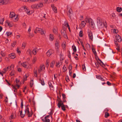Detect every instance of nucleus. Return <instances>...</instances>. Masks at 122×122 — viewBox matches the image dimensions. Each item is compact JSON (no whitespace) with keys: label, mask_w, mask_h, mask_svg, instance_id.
<instances>
[{"label":"nucleus","mask_w":122,"mask_h":122,"mask_svg":"<svg viewBox=\"0 0 122 122\" xmlns=\"http://www.w3.org/2000/svg\"><path fill=\"white\" fill-rule=\"evenodd\" d=\"M43 6V4L41 2L39 4L33 5L31 6L32 8H36L37 9L40 8Z\"/></svg>","instance_id":"obj_1"},{"label":"nucleus","mask_w":122,"mask_h":122,"mask_svg":"<svg viewBox=\"0 0 122 122\" xmlns=\"http://www.w3.org/2000/svg\"><path fill=\"white\" fill-rule=\"evenodd\" d=\"M65 28H64V29H63L62 30H61V35H62V36L65 38H67V34L66 32V31L65 30Z\"/></svg>","instance_id":"obj_2"},{"label":"nucleus","mask_w":122,"mask_h":122,"mask_svg":"<svg viewBox=\"0 0 122 122\" xmlns=\"http://www.w3.org/2000/svg\"><path fill=\"white\" fill-rule=\"evenodd\" d=\"M35 33H36L37 32L40 33L41 35L44 34V31L41 29L37 27L34 31Z\"/></svg>","instance_id":"obj_3"},{"label":"nucleus","mask_w":122,"mask_h":122,"mask_svg":"<svg viewBox=\"0 0 122 122\" xmlns=\"http://www.w3.org/2000/svg\"><path fill=\"white\" fill-rule=\"evenodd\" d=\"M88 34L89 38L90 39L91 41H92L93 40V38L92 32L91 31H89L88 32Z\"/></svg>","instance_id":"obj_4"},{"label":"nucleus","mask_w":122,"mask_h":122,"mask_svg":"<svg viewBox=\"0 0 122 122\" xmlns=\"http://www.w3.org/2000/svg\"><path fill=\"white\" fill-rule=\"evenodd\" d=\"M45 66L44 65H40V67H39L38 69V72L39 73L41 72V71L43 70V69H45Z\"/></svg>","instance_id":"obj_5"},{"label":"nucleus","mask_w":122,"mask_h":122,"mask_svg":"<svg viewBox=\"0 0 122 122\" xmlns=\"http://www.w3.org/2000/svg\"><path fill=\"white\" fill-rule=\"evenodd\" d=\"M72 13L73 11L72 9L71 8H70L67 14L69 18H71V16L72 15Z\"/></svg>","instance_id":"obj_6"},{"label":"nucleus","mask_w":122,"mask_h":122,"mask_svg":"<svg viewBox=\"0 0 122 122\" xmlns=\"http://www.w3.org/2000/svg\"><path fill=\"white\" fill-rule=\"evenodd\" d=\"M51 6L54 12L55 13H57V9L56 7L54 6V4H52L51 5Z\"/></svg>","instance_id":"obj_7"},{"label":"nucleus","mask_w":122,"mask_h":122,"mask_svg":"<svg viewBox=\"0 0 122 122\" xmlns=\"http://www.w3.org/2000/svg\"><path fill=\"white\" fill-rule=\"evenodd\" d=\"M97 25L99 28H102L104 26L106 27L104 24L102 22H100V23L97 24Z\"/></svg>","instance_id":"obj_8"},{"label":"nucleus","mask_w":122,"mask_h":122,"mask_svg":"<svg viewBox=\"0 0 122 122\" xmlns=\"http://www.w3.org/2000/svg\"><path fill=\"white\" fill-rule=\"evenodd\" d=\"M53 51L51 50H49L46 53V55L48 57L50 56L53 53Z\"/></svg>","instance_id":"obj_9"},{"label":"nucleus","mask_w":122,"mask_h":122,"mask_svg":"<svg viewBox=\"0 0 122 122\" xmlns=\"http://www.w3.org/2000/svg\"><path fill=\"white\" fill-rule=\"evenodd\" d=\"M9 58L13 59L16 57V56L15 53H13L9 54Z\"/></svg>","instance_id":"obj_10"},{"label":"nucleus","mask_w":122,"mask_h":122,"mask_svg":"<svg viewBox=\"0 0 122 122\" xmlns=\"http://www.w3.org/2000/svg\"><path fill=\"white\" fill-rule=\"evenodd\" d=\"M16 16V15H15V13L13 12H11L10 14V17L11 18V19H13L14 18L15 16Z\"/></svg>","instance_id":"obj_11"},{"label":"nucleus","mask_w":122,"mask_h":122,"mask_svg":"<svg viewBox=\"0 0 122 122\" xmlns=\"http://www.w3.org/2000/svg\"><path fill=\"white\" fill-rule=\"evenodd\" d=\"M116 39L119 42H120L122 41V39L121 36L119 35L116 36Z\"/></svg>","instance_id":"obj_12"},{"label":"nucleus","mask_w":122,"mask_h":122,"mask_svg":"<svg viewBox=\"0 0 122 122\" xmlns=\"http://www.w3.org/2000/svg\"><path fill=\"white\" fill-rule=\"evenodd\" d=\"M90 23L91 25V27L92 28H94L95 27V24L93 22V21L91 19Z\"/></svg>","instance_id":"obj_13"},{"label":"nucleus","mask_w":122,"mask_h":122,"mask_svg":"<svg viewBox=\"0 0 122 122\" xmlns=\"http://www.w3.org/2000/svg\"><path fill=\"white\" fill-rule=\"evenodd\" d=\"M6 23L7 24L9 27H12L13 25L12 24H11L9 22L8 20H6Z\"/></svg>","instance_id":"obj_14"},{"label":"nucleus","mask_w":122,"mask_h":122,"mask_svg":"<svg viewBox=\"0 0 122 122\" xmlns=\"http://www.w3.org/2000/svg\"><path fill=\"white\" fill-rule=\"evenodd\" d=\"M98 58V60L100 61V62L99 63V64L100 65L102 66L103 67H104L105 66V65L103 64V63L99 59L98 57L97 56Z\"/></svg>","instance_id":"obj_15"},{"label":"nucleus","mask_w":122,"mask_h":122,"mask_svg":"<svg viewBox=\"0 0 122 122\" xmlns=\"http://www.w3.org/2000/svg\"><path fill=\"white\" fill-rule=\"evenodd\" d=\"M26 7V6H24L22 7V8H23L24 9H25L26 12L28 14H29V13H30V11L28 10L27 8H26V9H25Z\"/></svg>","instance_id":"obj_16"},{"label":"nucleus","mask_w":122,"mask_h":122,"mask_svg":"<svg viewBox=\"0 0 122 122\" xmlns=\"http://www.w3.org/2000/svg\"><path fill=\"white\" fill-rule=\"evenodd\" d=\"M97 24L102 22L101 18L99 17H98L97 19Z\"/></svg>","instance_id":"obj_17"},{"label":"nucleus","mask_w":122,"mask_h":122,"mask_svg":"<svg viewBox=\"0 0 122 122\" xmlns=\"http://www.w3.org/2000/svg\"><path fill=\"white\" fill-rule=\"evenodd\" d=\"M55 61H53L50 64V66L51 67L53 68L55 64Z\"/></svg>","instance_id":"obj_18"},{"label":"nucleus","mask_w":122,"mask_h":122,"mask_svg":"<svg viewBox=\"0 0 122 122\" xmlns=\"http://www.w3.org/2000/svg\"><path fill=\"white\" fill-rule=\"evenodd\" d=\"M26 113L27 115H28V117H31L32 116V114H33L32 112L31 113H30L29 111L27 112H26Z\"/></svg>","instance_id":"obj_19"},{"label":"nucleus","mask_w":122,"mask_h":122,"mask_svg":"<svg viewBox=\"0 0 122 122\" xmlns=\"http://www.w3.org/2000/svg\"><path fill=\"white\" fill-rule=\"evenodd\" d=\"M37 48H34L32 51V53L34 55H35L37 52Z\"/></svg>","instance_id":"obj_20"},{"label":"nucleus","mask_w":122,"mask_h":122,"mask_svg":"<svg viewBox=\"0 0 122 122\" xmlns=\"http://www.w3.org/2000/svg\"><path fill=\"white\" fill-rule=\"evenodd\" d=\"M91 19H88L87 17L85 19V20L86 23H88L90 24V21Z\"/></svg>","instance_id":"obj_21"},{"label":"nucleus","mask_w":122,"mask_h":122,"mask_svg":"<svg viewBox=\"0 0 122 122\" xmlns=\"http://www.w3.org/2000/svg\"><path fill=\"white\" fill-rule=\"evenodd\" d=\"M86 23H85L84 21H83L81 22V27H84Z\"/></svg>","instance_id":"obj_22"},{"label":"nucleus","mask_w":122,"mask_h":122,"mask_svg":"<svg viewBox=\"0 0 122 122\" xmlns=\"http://www.w3.org/2000/svg\"><path fill=\"white\" fill-rule=\"evenodd\" d=\"M48 85L49 87L50 88V89H51L53 90L54 88L53 87V86L52 85V84L51 83V82H49L48 83Z\"/></svg>","instance_id":"obj_23"},{"label":"nucleus","mask_w":122,"mask_h":122,"mask_svg":"<svg viewBox=\"0 0 122 122\" xmlns=\"http://www.w3.org/2000/svg\"><path fill=\"white\" fill-rule=\"evenodd\" d=\"M92 50L95 56H96L97 53L95 51V49L93 48L92 47Z\"/></svg>","instance_id":"obj_24"},{"label":"nucleus","mask_w":122,"mask_h":122,"mask_svg":"<svg viewBox=\"0 0 122 122\" xmlns=\"http://www.w3.org/2000/svg\"><path fill=\"white\" fill-rule=\"evenodd\" d=\"M12 86H13V88L15 89V90L17 89L16 88V86L18 88H19L20 87V85L18 84H16L15 86H14L12 85Z\"/></svg>","instance_id":"obj_25"},{"label":"nucleus","mask_w":122,"mask_h":122,"mask_svg":"<svg viewBox=\"0 0 122 122\" xmlns=\"http://www.w3.org/2000/svg\"><path fill=\"white\" fill-rule=\"evenodd\" d=\"M64 106L65 105H64L63 103L62 102L60 103H58V106L59 108H60V107L61 106Z\"/></svg>","instance_id":"obj_26"},{"label":"nucleus","mask_w":122,"mask_h":122,"mask_svg":"<svg viewBox=\"0 0 122 122\" xmlns=\"http://www.w3.org/2000/svg\"><path fill=\"white\" fill-rule=\"evenodd\" d=\"M53 31L54 33L56 34L57 33V30L56 28H53Z\"/></svg>","instance_id":"obj_27"},{"label":"nucleus","mask_w":122,"mask_h":122,"mask_svg":"<svg viewBox=\"0 0 122 122\" xmlns=\"http://www.w3.org/2000/svg\"><path fill=\"white\" fill-rule=\"evenodd\" d=\"M13 20H14L15 21H16L18 20V16L16 15V16H15L14 18H13V19H12Z\"/></svg>","instance_id":"obj_28"},{"label":"nucleus","mask_w":122,"mask_h":122,"mask_svg":"<svg viewBox=\"0 0 122 122\" xmlns=\"http://www.w3.org/2000/svg\"><path fill=\"white\" fill-rule=\"evenodd\" d=\"M9 68V67H7L6 69L4 68L2 72L3 73H5L7 70H8V69Z\"/></svg>","instance_id":"obj_29"},{"label":"nucleus","mask_w":122,"mask_h":122,"mask_svg":"<svg viewBox=\"0 0 122 122\" xmlns=\"http://www.w3.org/2000/svg\"><path fill=\"white\" fill-rule=\"evenodd\" d=\"M54 37L53 36V35L51 34L50 35L49 39L51 41H52Z\"/></svg>","instance_id":"obj_30"},{"label":"nucleus","mask_w":122,"mask_h":122,"mask_svg":"<svg viewBox=\"0 0 122 122\" xmlns=\"http://www.w3.org/2000/svg\"><path fill=\"white\" fill-rule=\"evenodd\" d=\"M116 9L117 11L118 12H120L122 10V8L121 7H118Z\"/></svg>","instance_id":"obj_31"},{"label":"nucleus","mask_w":122,"mask_h":122,"mask_svg":"<svg viewBox=\"0 0 122 122\" xmlns=\"http://www.w3.org/2000/svg\"><path fill=\"white\" fill-rule=\"evenodd\" d=\"M37 60V58L36 57H34L33 58L32 62L33 64H34Z\"/></svg>","instance_id":"obj_32"},{"label":"nucleus","mask_w":122,"mask_h":122,"mask_svg":"<svg viewBox=\"0 0 122 122\" xmlns=\"http://www.w3.org/2000/svg\"><path fill=\"white\" fill-rule=\"evenodd\" d=\"M16 44V41H14L13 43H12L11 44V46L12 47H14L15 45Z\"/></svg>","instance_id":"obj_33"},{"label":"nucleus","mask_w":122,"mask_h":122,"mask_svg":"<svg viewBox=\"0 0 122 122\" xmlns=\"http://www.w3.org/2000/svg\"><path fill=\"white\" fill-rule=\"evenodd\" d=\"M5 4H8L10 3V1L8 0H4Z\"/></svg>","instance_id":"obj_34"},{"label":"nucleus","mask_w":122,"mask_h":122,"mask_svg":"<svg viewBox=\"0 0 122 122\" xmlns=\"http://www.w3.org/2000/svg\"><path fill=\"white\" fill-rule=\"evenodd\" d=\"M20 116L22 118H23L24 117L25 114V113L24 114H23L22 113V111H20Z\"/></svg>","instance_id":"obj_35"},{"label":"nucleus","mask_w":122,"mask_h":122,"mask_svg":"<svg viewBox=\"0 0 122 122\" xmlns=\"http://www.w3.org/2000/svg\"><path fill=\"white\" fill-rule=\"evenodd\" d=\"M22 65V66L24 67L25 68L26 67V62H23Z\"/></svg>","instance_id":"obj_36"},{"label":"nucleus","mask_w":122,"mask_h":122,"mask_svg":"<svg viewBox=\"0 0 122 122\" xmlns=\"http://www.w3.org/2000/svg\"><path fill=\"white\" fill-rule=\"evenodd\" d=\"M27 52L28 54L31 55V51L30 49H28L27 50Z\"/></svg>","instance_id":"obj_37"},{"label":"nucleus","mask_w":122,"mask_h":122,"mask_svg":"<svg viewBox=\"0 0 122 122\" xmlns=\"http://www.w3.org/2000/svg\"><path fill=\"white\" fill-rule=\"evenodd\" d=\"M46 67H47V68H48L49 65V62L47 60L46 61Z\"/></svg>","instance_id":"obj_38"},{"label":"nucleus","mask_w":122,"mask_h":122,"mask_svg":"<svg viewBox=\"0 0 122 122\" xmlns=\"http://www.w3.org/2000/svg\"><path fill=\"white\" fill-rule=\"evenodd\" d=\"M42 79L43 81L42 80H40V82L41 83V84L42 85H45V83L43 80V79Z\"/></svg>","instance_id":"obj_39"},{"label":"nucleus","mask_w":122,"mask_h":122,"mask_svg":"<svg viewBox=\"0 0 122 122\" xmlns=\"http://www.w3.org/2000/svg\"><path fill=\"white\" fill-rule=\"evenodd\" d=\"M109 116V114L108 113L106 112L105 113V117H108Z\"/></svg>","instance_id":"obj_40"},{"label":"nucleus","mask_w":122,"mask_h":122,"mask_svg":"<svg viewBox=\"0 0 122 122\" xmlns=\"http://www.w3.org/2000/svg\"><path fill=\"white\" fill-rule=\"evenodd\" d=\"M83 31H82L81 30L79 33V36L80 37H82V36Z\"/></svg>","instance_id":"obj_41"},{"label":"nucleus","mask_w":122,"mask_h":122,"mask_svg":"<svg viewBox=\"0 0 122 122\" xmlns=\"http://www.w3.org/2000/svg\"><path fill=\"white\" fill-rule=\"evenodd\" d=\"M72 47L74 51L75 52H76V46H72Z\"/></svg>","instance_id":"obj_42"},{"label":"nucleus","mask_w":122,"mask_h":122,"mask_svg":"<svg viewBox=\"0 0 122 122\" xmlns=\"http://www.w3.org/2000/svg\"><path fill=\"white\" fill-rule=\"evenodd\" d=\"M33 80H31L30 81V85L31 87H32L33 85Z\"/></svg>","instance_id":"obj_43"},{"label":"nucleus","mask_w":122,"mask_h":122,"mask_svg":"<svg viewBox=\"0 0 122 122\" xmlns=\"http://www.w3.org/2000/svg\"><path fill=\"white\" fill-rule=\"evenodd\" d=\"M80 42H81V45H82L83 49L84 51H86V49L85 47H84L83 45V43L82 41H80Z\"/></svg>","instance_id":"obj_44"},{"label":"nucleus","mask_w":122,"mask_h":122,"mask_svg":"<svg viewBox=\"0 0 122 122\" xmlns=\"http://www.w3.org/2000/svg\"><path fill=\"white\" fill-rule=\"evenodd\" d=\"M6 34L7 36H9L12 34V33L9 32H7Z\"/></svg>","instance_id":"obj_45"},{"label":"nucleus","mask_w":122,"mask_h":122,"mask_svg":"<svg viewBox=\"0 0 122 122\" xmlns=\"http://www.w3.org/2000/svg\"><path fill=\"white\" fill-rule=\"evenodd\" d=\"M28 77L26 75H25L24 77L23 81H25L27 80V78Z\"/></svg>","instance_id":"obj_46"},{"label":"nucleus","mask_w":122,"mask_h":122,"mask_svg":"<svg viewBox=\"0 0 122 122\" xmlns=\"http://www.w3.org/2000/svg\"><path fill=\"white\" fill-rule=\"evenodd\" d=\"M63 72H65L66 71L67 69H66V67L65 65H64L63 67Z\"/></svg>","instance_id":"obj_47"},{"label":"nucleus","mask_w":122,"mask_h":122,"mask_svg":"<svg viewBox=\"0 0 122 122\" xmlns=\"http://www.w3.org/2000/svg\"><path fill=\"white\" fill-rule=\"evenodd\" d=\"M0 54L3 57H4L5 56V53L3 52L2 51L1 52Z\"/></svg>","instance_id":"obj_48"},{"label":"nucleus","mask_w":122,"mask_h":122,"mask_svg":"<svg viewBox=\"0 0 122 122\" xmlns=\"http://www.w3.org/2000/svg\"><path fill=\"white\" fill-rule=\"evenodd\" d=\"M50 3H54L57 0H49Z\"/></svg>","instance_id":"obj_49"},{"label":"nucleus","mask_w":122,"mask_h":122,"mask_svg":"<svg viewBox=\"0 0 122 122\" xmlns=\"http://www.w3.org/2000/svg\"><path fill=\"white\" fill-rule=\"evenodd\" d=\"M82 69L83 70H84V71H86V69L85 64H84L83 65H82Z\"/></svg>","instance_id":"obj_50"},{"label":"nucleus","mask_w":122,"mask_h":122,"mask_svg":"<svg viewBox=\"0 0 122 122\" xmlns=\"http://www.w3.org/2000/svg\"><path fill=\"white\" fill-rule=\"evenodd\" d=\"M72 66L71 65H69L68 67V69L69 71H71V70L72 69Z\"/></svg>","instance_id":"obj_51"},{"label":"nucleus","mask_w":122,"mask_h":122,"mask_svg":"<svg viewBox=\"0 0 122 122\" xmlns=\"http://www.w3.org/2000/svg\"><path fill=\"white\" fill-rule=\"evenodd\" d=\"M4 0H0V5H4Z\"/></svg>","instance_id":"obj_52"},{"label":"nucleus","mask_w":122,"mask_h":122,"mask_svg":"<svg viewBox=\"0 0 122 122\" xmlns=\"http://www.w3.org/2000/svg\"><path fill=\"white\" fill-rule=\"evenodd\" d=\"M65 25L66 27H69V25L68 23L67 22L65 21Z\"/></svg>","instance_id":"obj_53"},{"label":"nucleus","mask_w":122,"mask_h":122,"mask_svg":"<svg viewBox=\"0 0 122 122\" xmlns=\"http://www.w3.org/2000/svg\"><path fill=\"white\" fill-rule=\"evenodd\" d=\"M55 46L57 47V48H58L59 47V44L57 42H56L55 43Z\"/></svg>","instance_id":"obj_54"},{"label":"nucleus","mask_w":122,"mask_h":122,"mask_svg":"<svg viewBox=\"0 0 122 122\" xmlns=\"http://www.w3.org/2000/svg\"><path fill=\"white\" fill-rule=\"evenodd\" d=\"M4 20V19L3 18L2 20H0V24H3V22Z\"/></svg>","instance_id":"obj_55"},{"label":"nucleus","mask_w":122,"mask_h":122,"mask_svg":"<svg viewBox=\"0 0 122 122\" xmlns=\"http://www.w3.org/2000/svg\"><path fill=\"white\" fill-rule=\"evenodd\" d=\"M28 105H27L26 106L27 109L25 110V113L29 111V108L27 107Z\"/></svg>","instance_id":"obj_56"},{"label":"nucleus","mask_w":122,"mask_h":122,"mask_svg":"<svg viewBox=\"0 0 122 122\" xmlns=\"http://www.w3.org/2000/svg\"><path fill=\"white\" fill-rule=\"evenodd\" d=\"M61 109L64 111H65L66 110V108L65 106H61Z\"/></svg>","instance_id":"obj_57"},{"label":"nucleus","mask_w":122,"mask_h":122,"mask_svg":"<svg viewBox=\"0 0 122 122\" xmlns=\"http://www.w3.org/2000/svg\"><path fill=\"white\" fill-rule=\"evenodd\" d=\"M60 62H57L56 63V66L57 67H59L60 66V65H59Z\"/></svg>","instance_id":"obj_58"},{"label":"nucleus","mask_w":122,"mask_h":122,"mask_svg":"<svg viewBox=\"0 0 122 122\" xmlns=\"http://www.w3.org/2000/svg\"><path fill=\"white\" fill-rule=\"evenodd\" d=\"M25 43H23L22 45V47L23 49H24L25 47Z\"/></svg>","instance_id":"obj_59"},{"label":"nucleus","mask_w":122,"mask_h":122,"mask_svg":"<svg viewBox=\"0 0 122 122\" xmlns=\"http://www.w3.org/2000/svg\"><path fill=\"white\" fill-rule=\"evenodd\" d=\"M31 27H29V29L28 30V33L29 34L30 33V31H31Z\"/></svg>","instance_id":"obj_60"},{"label":"nucleus","mask_w":122,"mask_h":122,"mask_svg":"<svg viewBox=\"0 0 122 122\" xmlns=\"http://www.w3.org/2000/svg\"><path fill=\"white\" fill-rule=\"evenodd\" d=\"M22 25H23V27L24 28H26V25L25 23H23L22 24Z\"/></svg>","instance_id":"obj_61"},{"label":"nucleus","mask_w":122,"mask_h":122,"mask_svg":"<svg viewBox=\"0 0 122 122\" xmlns=\"http://www.w3.org/2000/svg\"><path fill=\"white\" fill-rule=\"evenodd\" d=\"M45 122H50V120L49 119H45Z\"/></svg>","instance_id":"obj_62"},{"label":"nucleus","mask_w":122,"mask_h":122,"mask_svg":"<svg viewBox=\"0 0 122 122\" xmlns=\"http://www.w3.org/2000/svg\"><path fill=\"white\" fill-rule=\"evenodd\" d=\"M23 102L22 101L21 103V108H23Z\"/></svg>","instance_id":"obj_63"},{"label":"nucleus","mask_w":122,"mask_h":122,"mask_svg":"<svg viewBox=\"0 0 122 122\" xmlns=\"http://www.w3.org/2000/svg\"><path fill=\"white\" fill-rule=\"evenodd\" d=\"M111 15H112V17H113V18H114L115 16V14L114 13H112V14Z\"/></svg>","instance_id":"obj_64"}]
</instances>
